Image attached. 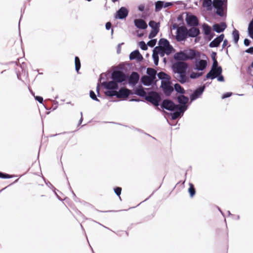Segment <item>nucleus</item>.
Segmentation results:
<instances>
[{"label": "nucleus", "mask_w": 253, "mask_h": 253, "mask_svg": "<svg viewBox=\"0 0 253 253\" xmlns=\"http://www.w3.org/2000/svg\"><path fill=\"white\" fill-rule=\"evenodd\" d=\"M187 68V64L183 61H177L172 65L173 72L178 74L177 80L181 84H184L187 81L186 73Z\"/></svg>", "instance_id": "obj_1"}, {"label": "nucleus", "mask_w": 253, "mask_h": 253, "mask_svg": "<svg viewBox=\"0 0 253 253\" xmlns=\"http://www.w3.org/2000/svg\"><path fill=\"white\" fill-rule=\"evenodd\" d=\"M159 46L155 47V50H158V52H164L166 54H170L173 50V47L169 44L168 40L165 39H161L159 42Z\"/></svg>", "instance_id": "obj_2"}, {"label": "nucleus", "mask_w": 253, "mask_h": 253, "mask_svg": "<svg viewBox=\"0 0 253 253\" xmlns=\"http://www.w3.org/2000/svg\"><path fill=\"white\" fill-rule=\"evenodd\" d=\"M145 99L156 106L159 105V103L161 100L159 94L155 91L149 92L148 94L145 97Z\"/></svg>", "instance_id": "obj_3"}, {"label": "nucleus", "mask_w": 253, "mask_h": 253, "mask_svg": "<svg viewBox=\"0 0 253 253\" xmlns=\"http://www.w3.org/2000/svg\"><path fill=\"white\" fill-rule=\"evenodd\" d=\"M188 36V30L184 26L179 27L176 31L175 39L177 42L185 41Z\"/></svg>", "instance_id": "obj_4"}, {"label": "nucleus", "mask_w": 253, "mask_h": 253, "mask_svg": "<svg viewBox=\"0 0 253 253\" xmlns=\"http://www.w3.org/2000/svg\"><path fill=\"white\" fill-rule=\"evenodd\" d=\"M112 79L117 83H121L126 81V76L121 71H114L112 73Z\"/></svg>", "instance_id": "obj_5"}, {"label": "nucleus", "mask_w": 253, "mask_h": 253, "mask_svg": "<svg viewBox=\"0 0 253 253\" xmlns=\"http://www.w3.org/2000/svg\"><path fill=\"white\" fill-rule=\"evenodd\" d=\"M189 101V98L188 97L181 94L179 95L177 97V101L179 103V105H178V108H180L181 111H185L188 108L187 105V103Z\"/></svg>", "instance_id": "obj_6"}, {"label": "nucleus", "mask_w": 253, "mask_h": 253, "mask_svg": "<svg viewBox=\"0 0 253 253\" xmlns=\"http://www.w3.org/2000/svg\"><path fill=\"white\" fill-rule=\"evenodd\" d=\"M161 107L163 109H165L167 110L173 111H175L176 108H178V105L174 103V102L170 100L165 99L163 101Z\"/></svg>", "instance_id": "obj_7"}, {"label": "nucleus", "mask_w": 253, "mask_h": 253, "mask_svg": "<svg viewBox=\"0 0 253 253\" xmlns=\"http://www.w3.org/2000/svg\"><path fill=\"white\" fill-rule=\"evenodd\" d=\"M161 87L163 91L166 95L169 96L173 91V87L170 85L169 80L161 81Z\"/></svg>", "instance_id": "obj_8"}, {"label": "nucleus", "mask_w": 253, "mask_h": 253, "mask_svg": "<svg viewBox=\"0 0 253 253\" xmlns=\"http://www.w3.org/2000/svg\"><path fill=\"white\" fill-rule=\"evenodd\" d=\"M128 14V9L125 7H121L117 12L115 18L119 19L126 18Z\"/></svg>", "instance_id": "obj_9"}, {"label": "nucleus", "mask_w": 253, "mask_h": 253, "mask_svg": "<svg viewBox=\"0 0 253 253\" xmlns=\"http://www.w3.org/2000/svg\"><path fill=\"white\" fill-rule=\"evenodd\" d=\"M222 71V70L221 67H219L218 68L213 69V71H211H211L207 74L206 78L213 80L221 74Z\"/></svg>", "instance_id": "obj_10"}, {"label": "nucleus", "mask_w": 253, "mask_h": 253, "mask_svg": "<svg viewBox=\"0 0 253 253\" xmlns=\"http://www.w3.org/2000/svg\"><path fill=\"white\" fill-rule=\"evenodd\" d=\"M187 60H192L196 57L200 56L199 52L196 51L195 50L189 49L184 50Z\"/></svg>", "instance_id": "obj_11"}, {"label": "nucleus", "mask_w": 253, "mask_h": 253, "mask_svg": "<svg viewBox=\"0 0 253 253\" xmlns=\"http://www.w3.org/2000/svg\"><path fill=\"white\" fill-rule=\"evenodd\" d=\"M205 88V85L200 86L198 88L196 89L193 93L190 95V99L191 101L196 100L200 97L203 94Z\"/></svg>", "instance_id": "obj_12"}, {"label": "nucleus", "mask_w": 253, "mask_h": 253, "mask_svg": "<svg viewBox=\"0 0 253 253\" xmlns=\"http://www.w3.org/2000/svg\"><path fill=\"white\" fill-rule=\"evenodd\" d=\"M131 93V91L126 88H121L117 91V97L118 98H127Z\"/></svg>", "instance_id": "obj_13"}, {"label": "nucleus", "mask_w": 253, "mask_h": 253, "mask_svg": "<svg viewBox=\"0 0 253 253\" xmlns=\"http://www.w3.org/2000/svg\"><path fill=\"white\" fill-rule=\"evenodd\" d=\"M186 21L187 24L190 26H196L199 24V21L197 17L195 15H190L186 17Z\"/></svg>", "instance_id": "obj_14"}, {"label": "nucleus", "mask_w": 253, "mask_h": 253, "mask_svg": "<svg viewBox=\"0 0 253 253\" xmlns=\"http://www.w3.org/2000/svg\"><path fill=\"white\" fill-rule=\"evenodd\" d=\"M139 79V74L135 72H132L128 79V83L130 84L134 85L136 84Z\"/></svg>", "instance_id": "obj_15"}, {"label": "nucleus", "mask_w": 253, "mask_h": 253, "mask_svg": "<svg viewBox=\"0 0 253 253\" xmlns=\"http://www.w3.org/2000/svg\"><path fill=\"white\" fill-rule=\"evenodd\" d=\"M102 84L108 89H116L118 88V83L114 80L108 82H103Z\"/></svg>", "instance_id": "obj_16"}, {"label": "nucleus", "mask_w": 253, "mask_h": 253, "mask_svg": "<svg viewBox=\"0 0 253 253\" xmlns=\"http://www.w3.org/2000/svg\"><path fill=\"white\" fill-rule=\"evenodd\" d=\"M224 37V34H221L212 42L209 44L210 47H216L219 45L220 42L223 40Z\"/></svg>", "instance_id": "obj_17"}, {"label": "nucleus", "mask_w": 253, "mask_h": 253, "mask_svg": "<svg viewBox=\"0 0 253 253\" xmlns=\"http://www.w3.org/2000/svg\"><path fill=\"white\" fill-rule=\"evenodd\" d=\"M134 25L138 29H145L147 28L146 22L141 19H136L134 20Z\"/></svg>", "instance_id": "obj_18"}, {"label": "nucleus", "mask_w": 253, "mask_h": 253, "mask_svg": "<svg viewBox=\"0 0 253 253\" xmlns=\"http://www.w3.org/2000/svg\"><path fill=\"white\" fill-rule=\"evenodd\" d=\"M227 27L225 22H221L220 24H215L213 25V29L216 32L219 33L222 32Z\"/></svg>", "instance_id": "obj_19"}, {"label": "nucleus", "mask_w": 253, "mask_h": 253, "mask_svg": "<svg viewBox=\"0 0 253 253\" xmlns=\"http://www.w3.org/2000/svg\"><path fill=\"white\" fill-rule=\"evenodd\" d=\"M174 58L178 61H186L187 58L184 51L176 52L174 55Z\"/></svg>", "instance_id": "obj_20"}, {"label": "nucleus", "mask_w": 253, "mask_h": 253, "mask_svg": "<svg viewBox=\"0 0 253 253\" xmlns=\"http://www.w3.org/2000/svg\"><path fill=\"white\" fill-rule=\"evenodd\" d=\"M129 59L130 60L137 59L138 61H140L143 59V57L138 50H135L130 53Z\"/></svg>", "instance_id": "obj_21"}, {"label": "nucleus", "mask_w": 253, "mask_h": 253, "mask_svg": "<svg viewBox=\"0 0 253 253\" xmlns=\"http://www.w3.org/2000/svg\"><path fill=\"white\" fill-rule=\"evenodd\" d=\"M200 34V30L196 27H192L188 30V36L189 37H196Z\"/></svg>", "instance_id": "obj_22"}, {"label": "nucleus", "mask_w": 253, "mask_h": 253, "mask_svg": "<svg viewBox=\"0 0 253 253\" xmlns=\"http://www.w3.org/2000/svg\"><path fill=\"white\" fill-rule=\"evenodd\" d=\"M207 65V62L205 60H200L196 64V69L199 71L204 70Z\"/></svg>", "instance_id": "obj_23"}, {"label": "nucleus", "mask_w": 253, "mask_h": 253, "mask_svg": "<svg viewBox=\"0 0 253 253\" xmlns=\"http://www.w3.org/2000/svg\"><path fill=\"white\" fill-rule=\"evenodd\" d=\"M153 79L147 76H144L141 78V82L145 85H151L153 82Z\"/></svg>", "instance_id": "obj_24"}, {"label": "nucleus", "mask_w": 253, "mask_h": 253, "mask_svg": "<svg viewBox=\"0 0 253 253\" xmlns=\"http://www.w3.org/2000/svg\"><path fill=\"white\" fill-rule=\"evenodd\" d=\"M185 111H181L180 108H176L175 112L171 114L172 120H176L180 116L181 114H183Z\"/></svg>", "instance_id": "obj_25"}, {"label": "nucleus", "mask_w": 253, "mask_h": 253, "mask_svg": "<svg viewBox=\"0 0 253 253\" xmlns=\"http://www.w3.org/2000/svg\"><path fill=\"white\" fill-rule=\"evenodd\" d=\"M147 73L149 76V77L152 79H155L157 72L154 69L148 68L147 69Z\"/></svg>", "instance_id": "obj_26"}, {"label": "nucleus", "mask_w": 253, "mask_h": 253, "mask_svg": "<svg viewBox=\"0 0 253 253\" xmlns=\"http://www.w3.org/2000/svg\"><path fill=\"white\" fill-rule=\"evenodd\" d=\"M157 76L159 78V79L162 80V81L164 80H166V81H168L170 79V77L169 75H168L167 74L163 72H159L157 74Z\"/></svg>", "instance_id": "obj_27"}, {"label": "nucleus", "mask_w": 253, "mask_h": 253, "mask_svg": "<svg viewBox=\"0 0 253 253\" xmlns=\"http://www.w3.org/2000/svg\"><path fill=\"white\" fill-rule=\"evenodd\" d=\"M225 0H213L212 5L215 8H218L223 6L224 1Z\"/></svg>", "instance_id": "obj_28"}, {"label": "nucleus", "mask_w": 253, "mask_h": 253, "mask_svg": "<svg viewBox=\"0 0 253 253\" xmlns=\"http://www.w3.org/2000/svg\"><path fill=\"white\" fill-rule=\"evenodd\" d=\"M212 3L211 0H204L203 6L206 7L208 10H211Z\"/></svg>", "instance_id": "obj_29"}, {"label": "nucleus", "mask_w": 253, "mask_h": 253, "mask_svg": "<svg viewBox=\"0 0 253 253\" xmlns=\"http://www.w3.org/2000/svg\"><path fill=\"white\" fill-rule=\"evenodd\" d=\"M175 91L178 93L183 94L185 93V90L181 86L178 84H175L174 85Z\"/></svg>", "instance_id": "obj_30"}, {"label": "nucleus", "mask_w": 253, "mask_h": 253, "mask_svg": "<svg viewBox=\"0 0 253 253\" xmlns=\"http://www.w3.org/2000/svg\"><path fill=\"white\" fill-rule=\"evenodd\" d=\"M164 7V2L162 1H157L155 3V11H159Z\"/></svg>", "instance_id": "obj_31"}, {"label": "nucleus", "mask_w": 253, "mask_h": 253, "mask_svg": "<svg viewBox=\"0 0 253 253\" xmlns=\"http://www.w3.org/2000/svg\"><path fill=\"white\" fill-rule=\"evenodd\" d=\"M149 26L152 28V30H155V29L159 30V23L153 20H151L149 22Z\"/></svg>", "instance_id": "obj_32"}, {"label": "nucleus", "mask_w": 253, "mask_h": 253, "mask_svg": "<svg viewBox=\"0 0 253 253\" xmlns=\"http://www.w3.org/2000/svg\"><path fill=\"white\" fill-rule=\"evenodd\" d=\"M232 36L233 37L235 43H237L239 39V33L238 30L234 29L232 32Z\"/></svg>", "instance_id": "obj_33"}, {"label": "nucleus", "mask_w": 253, "mask_h": 253, "mask_svg": "<svg viewBox=\"0 0 253 253\" xmlns=\"http://www.w3.org/2000/svg\"><path fill=\"white\" fill-rule=\"evenodd\" d=\"M158 50H155V49L153 50V53L152 55V57L154 60V64L156 65H157L159 62V57L158 55Z\"/></svg>", "instance_id": "obj_34"}, {"label": "nucleus", "mask_w": 253, "mask_h": 253, "mask_svg": "<svg viewBox=\"0 0 253 253\" xmlns=\"http://www.w3.org/2000/svg\"><path fill=\"white\" fill-rule=\"evenodd\" d=\"M135 93L141 97H145L146 95V92L141 88L137 89L135 90Z\"/></svg>", "instance_id": "obj_35"}, {"label": "nucleus", "mask_w": 253, "mask_h": 253, "mask_svg": "<svg viewBox=\"0 0 253 253\" xmlns=\"http://www.w3.org/2000/svg\"><path fill=\"white\" fill-rule=\"evenodd\" d=\"M203 30L204 31V33L206 35H210L211 33V28L210 26L207 24H205L203 25Z\"/></svg>", "instance_id": "obj_36"}, {"label": "nucleus", "mask_w": 253, "mask_h": 253, "mask_svg": "<svg viewBox=\"0 0 253 253\" xmlns=\"http://www.w3.org/2000/svg\"><path fill=\"white\" fill-rule=\"evenodd\" d=\"M75 69L77 72H79L81 68V63L80 59L78 57L76 56L75 58Z\"/></svg>", "instance_id": "obj_37"}, {"label": "nucleus", "mask_w": 253, "mask_h": 253, "mask_svg": "<svg viewBox=\"0 0 253 253\" xmlns=\"http://www.w3.org/2000/svg\"><path fill=\"white\" fill-rule=\"evenodd\" d=\"M189 185L190 187L189 188L188 191L190 194L191 197H193L195 194V190L194 185L190 183Z\"/></svg>", "instance_id": "obj_38"}, {"label": "nucleus", "mask_w": 253, "mask_h": 253, "mask_svg": "<svg viewBox=\"0 0 253 253\" xmlns=\"http://www.w3.org/2000/svg\"><path fill=\"white\" fill-rule=\"evenodd\" d=\"M159 31V30H157L156 29H155V30H152V31H151L149 35L148 38L149 39H152L156 37L157 34L158 33Z\"/></svg>", "instance_id": "obj_39"}, {"label": "nucleus", "mask_w": 253, "mask_h": 253, "mask_svg": "<svg viewBox=\"0 0 253 253\" xmlns=\"http://www.w3.org/2000/svg\"><path fill=\"white\" fill-rule=\"evenodd\" d=\"M105 95L108 96L112 97L114 96H117V91L115 90H107L105 92Z\"/></svg>", "instance_id": "obj_40"}, {"label": "nucleus", "mask_w": 253, "mask_h": 253, "mask_svg": "<svg viewBox=\"0 0 253 253\" xmlns=\"http://www.w3.org/2000/svg\"><path fill=\"white\" fill-rule=\"evenodd\" d=\"M213 63L211 66V71L214 69L218 68L219 66H218V62L214 57H212Z\"/></svg>", "instance_id": "obj_41"}, {"label": "nucleus", "mask_w": 253, "mask_h": 253, "mask_svg": "<svg viewBox=\"0 0 253 253\" xmlns=\"http://www.w3.org/2000/svg\"><path fill=\"white\" fill-rule=\"evenodd\" d=\"M90 97L93 100L99 102L100 100L97 98L96 95L94 92L92 90H90L89 92Z\"/></svg>", "instance_id": "obj_42"}, {"label": "nucleus", "mask_w": 253, "mask_h": 253, "mask_svg": "<svg viewBox=\"0 0 253 253\" xmlns=\"http://www.w3.org/2000/svg\"><path fill=\"white\" fill-rule=\"evenodd\" d=\"M202 75V73L192 72L190 75L191 79H196L200 77Z\"/></svg>", "instance_id": "obj_43"}, {"label": "nucleus", "mask_w": 253, "mask_h": 253, "mask_svg": "<svg viewBox=\"0 0 253 253\" xmlns=\"http://www.w3.org/2000/svg\"><path fill=\"white\" fill-rule=\"evenodd\" d=\"M139 45L141 49L143 50H146L147 49V44H146L145 42L143 41H141L139 43Z\"/></svg>", "instance_id": "obj_44"}, {"label": "nucleus", "mask_w": 253, "mask_h": 253, "mask_svg": "<svg viewBox=\"0 0 253 253\" xmlns=\"http://www.w3.org/2000/svg\"><path fill=\"white\" fill-rule=\"evenodd\" d=\"M216 14L221 17L223 16L224 15L223 6L216 8Z\"/></svg>", "instance_id": "obj_45"}, {"label": "nucleus", "mask_w": 253, "mask_h": 253, "mask_svg": "<svg viewBox=\"0 0 253 253\" xmlns=\"http://www.w3.org/2000/svg\"><path fill=\"white\" fill-rule=\"evenodd\" d=\"M156 42V39L151 40L147 42V45L150 47H153L155 45Z\"/></svg>", "instance_id": "obj_46"}, {"label": "nucleus", "mask_w": 253, "mask_h": 253, "mask_svg": "<svg viewBox=\"0 0 253 253\" xmlns=\"http://www.w3.org/2000/svg\"><path fill=\"white\" fill-rule=\"evenodd\" d=\"M11 177V176L10 175L0 172V178H10Z\"/></svg>", "instance_id": "obj_47"}, {"label": "nucleus", "mask_w": 253, "mask_h": 253, "mask_svg": "<svg viewBox=\"0 0 253 253\" xmlns=\"http://www.w3.org/2000/svg\"><path fill=\"white\" fill-rule=\"evenodd\" d=\"M122 188L120 187H117L114 189V192L117 196H120L121 194Z\"/></svg>", "instance_id": "obj_48"}, {"label": "nucleus", "mask_w": 253, "mask_h": 253, "mask_svg": "<svg viewBox=\"0 0 253 253\" xmlns=\"http://www.w3.org/2000/svg\"><path fill=\"white\" fill-rule=\"evenodd\" d=\"M231 95H232V93H231V92H226V93H224V94L222 95V99L226 98L227 97H229L231 96Z\"/></svg>", "instance_id": "obj_49"}, {"label": "nucleus", "mask_w": 253, "mask_h": 253, "mask_svg": "<svg viewBox=\"0 0 253 253\" xmlns=\"http://www.w3.org/2000/svg\"><path fill=\"white\" fill-rule=\"evenodd\" d=\"M35 98L37 101H38L40 103H42L43 101V98L41 96H35Z\"/></svg>", "instance_id": "obj_50"}, {"label": "nucleus", "mask_w": 253, "mask_h": 253, "mask_svg": "<svg viewBox=\"0 0 253 253\" xmlns=\"http://www.w3.org/2000/svg\"><path fill=\"white\" fill-rule=\"evenodd\" d=\"M216 78H217V81L219 82H224V77L221 74H220V75L217 76Z\"/></svg>", "instance_id": "obj_51"}, {"label": "nucleus", "mask_w": 253, "mask_h": 253, "mask_svg": "<svg viewBox=\"0 0 253 253\" xmlns=\"http://www.w3.org/2000/svg\"><path fill=\"white\" fill-rule=\"evenodd\" d=\"M138 10L141 11V12H143L144 11V9H145V6L144 4H140L138 6Z\"/></svg>", "instance_id": "obj_52"}, {"label": "nucleus", "mask_w": 253, "mask_h": 253, "mask_svg": "<svg viewBox=\"0 0 253 253\" xmlns=\"http://www.w3.org/2000/svg\"><path fill=\"white\" fill-rule=\"evenodd\" d=\"M253 30V20L251 21L248 26V30Z\"/></svg>", "instance_id": "obj_53"}, {"label": "nucleus", "mask_w": 253, "mask_h": 253, "mask_svg": "<svg viewBox=\"0 0 253 253\" xmlns=\"http://www.w3.org/2000/svg\"><path fill=\"white\" fill-rule=\"evenodd\" d=\"M246 52L250 54H253V46L250 47L246 50Z\"/></svg>", "instance_id": "obj_54"}, {"label": "nucleus", "mask_w": 253, "mask_h": 253, "mask_svg": "<svg viewBox=\"0 0 253 253\" xmlns=\"http://www.w3.org/2000/svg\"><path fill=\"white\" fill-rule=\"evenodd\" d=\"M244 42L245 45L247 46H249L250 45L251 42H250V41L249 39H245L244 40Z\"/></svg>", "instance_id": "obj_55"}, {"label": "nucleus", "mask_w": 253, "mask_h": 253, "mask_svg": "<svg viewBox=\"0 0 253 253\" xmlns=\"http://www.w3.org/2000/svg\"><path fill=\"white\" fill-rule=\"evenodd\" d=\"M111 26H112V24L110 22H108L106 23L105 27L107 30H110L111 28Z\"/></svg>", "instance_id": "obj_56"}, {"label": "nucleus", "mask_w": 253, "mask_h": 253, "mask_svg": "<svg viewBox=\"0 0 253 253\" xmlns=\"http://www.w3.org/2000/svg\"><path fill=\"white\" fill-rule=\"evenodd\" d=\"M223 41V42L222 43V48H224L226 46H227L228 43V42L227 40L225 39Z\"/></svg>", "instance_id": "obj_57"}, {"label": "nucleus", "mask_w": 253, "mask_h": 253, "mask_svg": "<svg viewBox=\"0 0 253 253\" xmlns=\"http://www.w3.org/2000/svg\"><path fill=\"white\" fill-rule=\"evenodd\" d=\"M248 34L250 37L253 39V30H248Z\"/></svg>", "instance_id": "obj_58"}, {"label": "nucleus", "mask_w": 253, "mask_h": 253, "mask_svg": "<svg viewBox=\"0 0 253 253\" xmlns=\"http://www.w3.org/2000/svg\"><path fill=\"white\" fill-rule=\"evenodd\" d=\"M179 27H178V25L177 24H176V23L173 24L172 25V29H173V30L176 29V31H177V29Z\"/></svg>", "instance_id": "obj_59"}, {"label": "nucleus", "mask_w": 253, "mask_h": 253, "mask_svg": "<svg viewBox=\"0 0 253 253\" xmlns=\"http://www.w3.org/2000/svg\"><path fill=\"white\" fill-rule=\"evenodd\" d=\"M106 76V74H104V73H102L100 75V77H99V80L100 81H101L102 80H104V77Z\"/></svg>", "instance_id": "obj_60"}, {"label": "nucleus", "mask_w": 253, "mask_h": 253, "mask_svg": "<svg viewBox=\"0 0 253 253\" xmlns=\"http://www.w3.org/2000/svg\"><path fill=\"white\" fill-rule=\"evenodd\" d=\"M46 184L50 188H53L54 190H55V188L52 186V185L51 184V183L49 182H46Z\"/></svg>", "instance_id": "obj_61"}, {"label": "nucleus", "mask_w": 253, "mask_h": 253, "mask_svg": "<svg viewBox=\"0 0 253 253\" xmlns=\"http://www.w3.org/2000/svg\"><path fill=\"white\" fill-rule=\"evenodd\" d=\"M172 5V3H170V2H166L165 3V5H164V7H168L169 6H170Z\"/></svg>", "instance_id": "obj_62"}, {"label": "nucleus", "mask_w": 253, "mask_h": 253, "mask_svg": "<svg viewBox=\"0 0 253 253\" xmlns=\"http://www.w3.org/2000/svg\"><path fill=\"white\" fill-rule=\"evenodd\" d=\"M208 36H210V38H209V40H211V39L213 37V36H214V33H211L210 34V35H209Z\"/></svg>", "instance_id": "obj_63"}, {"label": "nucleus", "mask_w": 253, "mask_h": 253, "mask_svg": "<svg viewBox=\"0 0 253 253\" xmlns=\"http://www.w3.org/2000/svg\"><path fill=\"white\" fill-rule=\"evenodd\" d=\"M140 101V99H131L130 100V101H136V102H139Z\"/></svg>", "instance_id": "obj_64"}]
</instances>
